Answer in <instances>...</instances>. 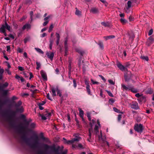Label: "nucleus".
Returning <instances> with one entry per match:
<instances>
[{
  "instance_id": "obj_56",
  "label": "nucleus",
  "mask_w": 154,
  "mask_h": 154,
  "mask_svg": "<svg viewBox=\"0 0 154 154\" xmlns=\"http://www.w3.org/2000/svg\"><path fill=\"white\" fill-rule=\"evenodd\" d=\"M47 98L51 100H52V99L50 97V95H49V93H48L47 95Z\"/></svg>"
},
{
  "instance_id": "obj_45",
  "label": "nucleus",
  "mask_w": 154,
  "mask_h": 154,
  "mask_svg": "<svg viewBox=\"0 0 154 154\" xmlns=\"http://www.w3.org/2000/svg\"><path fill=\"white\" fill-rule=\"evenodd\" d=\"M10 114L12 116H14L16 115V112L14 111H11L10 112Z\"/></svg>"
},
{
  "instance_id": "obj_34",
  "label": "nucleus",
  "mask_w": 154,
  "mask_h": 154,
  "mask_svg": "<svg viewBox=\"0 0 154 154\" xmlns=\"http://www.w3.org/2000/svg\"><path fill=\"white\" fill-rule=\"evenodd\" d=\"M36 126L35 124L34 123H31L30 125V127L31 128H34Z\"/></svg>"
},
{
  "instance_id": "obj_19",
  "label": "nucleus",
  "mask_w": 154,
  "mask_h": 154,
  "mask_svg": "<svg viewBox=\"0 0 154 154\" xmlns=\"http://www.w3.org/2000/svg\"><path fill=\"white\" fill-rule=\"evenodd\" d=\"M56 89H55L54 88H52L51 89V92L52 93V95L53 97H55L56 96Z\"/></svg>"
},
{
  "instance_id": "obj_64",
  "label": "nucleus",
  "mask_w": 154,
  "mask_h": 154,
  "mask_svg": "<svg viewBox=\"0 0 154 154\" xmlns=\"http://www.w3.org/2000/svg\"><path fill=\"white\" fill-rule=\"evenodd\" d=\"M87 90V92L88 93V94L91 95V90H90V89Z\"/></svg>"
},
{
  "instance_id": "obj_38",
  "label": "nucleus",
  "mask_w": 154,
  "mask_h": 154,
  "mask_svg": "<svg viewBox=\"0 0 154 154\" xmlns=\"http://www.w3.org/2000/svg\"><path fill=\"white\" fill-rule=\"evenodd\" d=\"M106 91L107 93L110 96L112 97H114L113 95V94H112V93L110 91H108L107 90H106Z\"/></svg>"
},
{
  "instance_id": "obj_39",
  "label": "nucleus",
  "mask_w": 154,
  "mask_h": 154,
  "mask_svg": "<svg viewBox=\"0 0 154 154\" xmlns=\"http://www.w3.org/2000/svg\"><path fill=\"white\" fill-rule=\"evenodd\" d=\"M51 115V112L47 113L45 115V116L46 117L47 119L49 118Z\"/></svg>"
},
{
  "instance_id": "obj_50",
  "label": "nucleus",
  "mask_w": 154,
  "mask_h": 154,
  "mask_svg": "<svg viewBox=\"0 0 154 154\" xmlns=\"http://www.w3.org/2000/svg\"><path fill=\"white\" fill-rule=\"evenodd\" d=\"M99 76L103 80L104 82H105L106 81V79L101 75H99Z\"/></svg>"
},
{
  "instance_id": "obj_35",
  "label": "nucleus",
  "mask_w": 154,
  "mask_h": 154,
  "mask_svg": "<svg viewBox=\"0 0 154 154\" xmlns=\"http://www.w3.org/2000/svg\"><path fill=\"white\" fill-rule=\"evenodd\" d=\"M37 67L36 68L37 69H39L41 66V64L39 62H36Z\"/></svg>"
},
{
  "instance_id": "obj_22",
  "label": "nucleus",
  "mask_w": 154,
  "mask_h": 154,
  "mask_svg": "<svg viewBox=\"0 0 154 154\" xmlns=\"http://www.w3.org/2000/svg\"><path fill=\"white\" fill-rule=\"evenodd\" d=\"M140 58L146 61H148L149 60L148 57L147 56H141L140 57Z\"/></svg>"
},
{
  "instance_id": "obj_3",
  "label": "nucleus",
  "mask_w": 154,
  "mask_h": 154,
  "mask_svg": "<svg viewBox=\"0 0 154 154\" xmlns=\"http://www.w3.org/2000/svg\"><path fill=\"white\" fill-rule=\"evenodd\" d=\"M22 138L27 144L32 148L34 147L37 144L39 143L38 141V137L37 136L35 137L34 143L33 144H32L30 143L29 139L27 138L25 136H23L22 137Z\"/></svg>"
},
{
  "instance_id": "obj_46",
  "label": "nucleus",
  "mask_w": 154,
  "mask_h": 154,
  "mask_svg": "<svg viewBox=\"0 0 154 154\" xmlns=\"http://www.w3.org/2000/svg\"><path fill=\"white\" fill-rule=\"evenodd\" d=\"M73 86L75 88L77 86L76 82V81L75 79L73 80Z\"/></svg>"
},
{
  "instance_id": "obj_62",
  "label": "nucleus",
  "mask_w": 154,
  "mask_h": 154,
  "mask_svg": "<svg viewBox=\"0 0 154 154\" xmlns=\"http://www.w3.org/2000/svg\"><path fill=\"white\" fill-rule=\"evenodd\" d=\"M50 16H48V17H45L44 19V20H45V21H47V20H48L50 18Z\"/></svg>"
},
{
  "instance_id": "obj_44",
  "label": "nucleus",
  "mask_w": 154,
  "mask_h": 154,
  "mask_svg": "<svg viewBox=\"0 0 154 154\" xmlns=\"http://www.w3.org/2000/svg\"><path fill=\"white\" fill-rule=\"evenodd\" d=\"M40 116L41 117L42 119V120H45L47 119V118L45 115H41Z\"/></svg>"
},
{
  "instance_id": "obj_6",
  "label": "nucleus",
  "mask_w": 154,
  "mask_h": 154,
  "mask_svg": "<svg viewBox=\"0 0 154 154\" xmlns=\"http://www.w3.org/2000/svg\"><path fill=\"white\" fill-rule=\"evenodd\" d=\"M135 130L138 132H141L143 130V125L141 124H136L134 126Z\"/></svg>"
},
{
  "instance_id": "obj_30",
  "label": "nucleus",
  "mask_w": 154,
  "mask_h": 154,
  "mask_svg": "<svg viewBox=\"0 0 154 154\" xmlns=\"http://www.w3.org/2000/svg\"><path fill=\"white\" fill-rule=\"evenodd\" d=\"M79 115L80 117H82L84 115V112L83 110H82L81 109H79Z\"/></svg>"
},
{
  "instance_id": "obj_57",
  "label": "nucleus",
  "mask_w": 154,
  "mask_h": 154,
  "mask_svg": "<svg viewBox=\"0 0 154 154\" xmlns=\"http://www.w3.org/2000/svg\"><path fill=\"white\" fill-rule=\"evenodd\" d=\"M32 0H27L26 3L27 4H30L32 2Z\"/></svg>"
},
{
  "instance_id": "obj_31",
  "label": "nucleus",
  "mask_w": 154,
  "mask_h": 154,
  "mask_svg": "<svg viewBox=\"0 0 154 154\" xmlns=\"http://www.w3.org/2000/svg\"><path fill=\"white\" fill-rule=\"evenodd\" d=\"M101 24L103 26H109V24L108 23H105V22H102L101 23Z\"/></svg>"
},
{
  "instance_id": "obj_36",
  "label": "nucleus",
  "mask_w": 154,
  "mask_h": 154,
  "mask_svg": "<svg viewBox=\"0 0 154 154\" xmlns=\"http://www.w3.org/2000/svg\"><path fill=\"white\" fill-rule=\"evenodd\" d=\"M8 92V90H3L2 91V94L3 95L5 96L7 95Z\"/></svg>"
},
{
  "instance_id": "obj_37",
  "label": "nucleus",
  "mask_w": 154,
  "mask_h": 154,
  "mask_svg": "<svg viewBox=\"0 0 154 154\" xmlns=\"http://www.w3.org/2000/svg\"><path fill=\"white\" fill-rule=\"evenodd\" d=\"M115 101V100L112 98H111L109 99V102L110 104H112Z\"/></svg>"
},
{
  "instance_id": "obj_11",
  "label": "nucleus",
  "mask_w": 154,
  "mask_h": 154,
  "mask_svg": "<svg viewBox=\"0 0 154 154\" xmlns=\"http://www.w3.org/2000/svg\"><path fill=\"white\" fill-rule=\"evenodd\" d=\"M40 73L42 78L45 81L47 80V76L46 72L43 70H42L40 71Z\"/></svg>"
},
{
  "instance_id": "obj_16",
  "label": "nucleus",
  "mask_w": 154,
  "mask_h": 154,
  "mask_svg": "<svg viewBox=\"0 0 154 154\" xmlns=\"http://www.w3.org/2000/svg\"><path fill=\"white\" fill-rule=\"evenodd\" d=\"M16 112H22L23 111V109L22 107H16Z\"/></svg>"
},
{
  "instance_id": "obj_15",
  "label": "nucleus",
  "mask_w": 154,
  "mask_h": 154,
  "mask_svg": "<svg viewBox=\"0 0 154 154\" xmlns=\"http://www.w3.org/2000/svg\"><path fill=\"white\" fill-rule=\"evenodd\" d=\"M89 138L87 139V140L89 142H90L91 141V132H92V130H91V129H89Z\"/></svg>"
},
{
  "instance_id": "obj_10",
  "label": "nucleus",
  "mask_w": 154,
  "mask_h": 154,
  "mask_svg": "<svg viewBox=\"0 0 154 154\" xmlns=\"http://www.w3.org/2000/svg\"><path fill=\"white\" fill-rule=\"evenodd\" d=\"M131 86L128 85L127 86H125L124 84L122 85V88L123 91H130Z\"/></svg>"
},
{
  "instance_id": "obj_24",
  "label": "nucleus",
  "mask_w": 154,
  "mask_h": 154,
  "mask_svg": "<svg viewBox=\"0 0 154 154\" xmlns=\"http://www.w3.org/2000/svg\"><path fill=\"white\" fill-rule=\"evenodd\" d=\"M75 9H76L75 12V14L78 16L81 15V12L78 10L77 8H76Z\"/></svg>"
},
{
  "instance_id": "obj_58",
  "label": "nucleus",
  "mask_w": 154,
  "mask_h": 154,
  "mask_svg": "<svg viewBox=\"0 0 154 154\" xmlns=\"http://www.w3.org/2000/svg\"><path fill=\"white\" fill-rule=\"evenodd\" d=\"M56 37L57 39H60V36L59 34L57 33H56Z\"/></svg>"
},
{
  "instance_id": "obj_2",
  "label": "nucleus",
  "mask_w": 154,
  "mask_h": 154,
  "mask_svg": "<svg viewBox=\"0 0 154 154\" xmlns=\"http://www.w3.org/2000/svg\"><path fill=\"white\" fill-rule=\"evenodd\" d=\"M99 126L96 125L94 129V134L97 136L100 140H102L103 142L105 141L106 137H102V133L101 131H100V134H99V131L98 130ZM107 146H109V144L108 142L106 141Z\"/></svg>"
},
{
  "instance_id": "obj_9",
  "label": "nucleus",
  "mask_w": 154,
  "mask_h": 154,
  "mask_svg": "<svg viewBox=\"0 0 154 154\" xmlns=\"http://www.w3.org/2000/svg\"><path fill=\"white\" fill-rule=\"evenodd\" d=\"M131 106L132 108L135 109H139L138 104L136 102H132Z\"/></svg>"
},
{
  "instance_id": "obj_60",
  "label": "nucleus",
  "mask_w": 154,
  "mask_h": 154,
  "mask_svg": "<svg viewBox=\"0 0 154 154\" xmlns=\"http://www.w3.org/2000/svg\"><path fill=\"white\" fill-rule=\"evenodd\" d=\"M38 105L39 106V109L41 110H42L43 109H44V108L42 107V106L41 105H40L39 104H38Z\"/></svg>"
},
{
  "instance_id": "obj_53",
  "label": "nucleus",
  "mask_w": 154,
  "mask_h": 154,
  "mask_svg": "<svg viewBox=\"0 0 154 154\" xmlns=\"http://www.w3.org/2000/svg\"><path fill=\"white\" fill-rule=\"evenodd\" d=\"M113 109L114 111L116 112L119 113V110L116 107H113Z\"/></svg>"
},
{
  "instance_id": "obj_51",
  "label": "nucleus",
  "mask_w": 154,
  "mask_h": 154,
  "mask_svg": "<svg viewBox=\"0 0 154 154\" xmlns=\"http://www.w3.org/2000/svg\"><path fill=\"white\" fill-rule=\"evenodd\" d=\"M15 78L19 80L21 78V77L19 76L18 75H15Z\"/></svg>"
},
{
  "instance_id": "obj_55",
  "label": "nucleus",
  "mask_w": 154,
  "mask_h": 154,
  "mask_svg": "<svg viewBox=\"0 0 154 154\" xmlns=\"http://www.w3.org/2000/svg\"><path fill=\"white\" fill-rule=\"evenodd\" d=\"M122 118V115H119L118 117V120L119 121H120Z\"/></svg>"
},
{
  "instance_id": "obj_1",
  "label": "nucleus",
  "mask_w": 154,
  "mask_h": 154,
  "mask_svg": "<svg viewBox=\"0 0 154 154\" xmlns=\"http://www.w3.org/2000/svg\"><path fill=\"white\" fill-rule=\"evenodd\" d=\"M43 147L44 149L46 150H48V149H50L51 150V151L52 152L54 153L55 154H66L67 152V151L66 150L61 153L60 152H59L60 147L58 146L56 148L54 145L50 146L46 144H44L43 145Z\"/></svg>"
},
{
  "instance_id": "obj_54",
  "label": "nucleus",
  "mask_w": 154,
  "mask_h": 154,
  "mask_svg": "<svg viewBox=\"0 0 154 154\" xmlns=\"http://www.w3.org/2000/svg\"><path fill=\"white\" fill-rule=\"evenodd\" d=\"M108 82H109V83L111 85H114V83L113 82V81L111 79L109 80H108Z\"/></svg>"
},
{
  "instance_id": "obj_49",
  "label": "nucleus",
  "mask_w": 154,
  "mask_h": 154,
  "mask_svg": "<svg viewBox=\"0 0 154 154\" xmlns=\"http://www.w3.org/2000/svg\"><path fill=\"white\" fill-rule=\"evenodd\" d=\"M153 33V29H151L149 31L148 33L149 35L150 36Z\"/></svg>"
},
{
  "instance_id": "obj_7",
  "label": "nucleus",
  "mask_w": 154,
  "mask_h": 154,
  "mask_svg": "<svg viewBox=\"0 0 154 154\" xmlns=\"http://www.w3.org/2000/svg\"><path fill=\"white\" fill-rule=\"evenodd\" d=\"M46 55L51 60H53L54 55V54L53 52L47 51L46 53Z\"/></svg>"
},
{
  "instance_id": "obj_33",
  "label": "nucleus",
  "mask_w": 154,
  "mask_h": 154,
  "mask_svg": "<svg viewBox=\"0 0 154 154\" xmlns=\"http://www.w3.org/2000/svg\"><path fill=\"white\" fill-rule=\"evenodd\" d=\"M21 101H19L18 102V103H16L15 105V106L16 107H19L20 105L21 104Z\"/></svg>"
},
{
  "instance_id": "obj_18",
  "label": "nucleus",
  "mask_w": 154,
  "mask_h": 154,
  "mask_svg": "<svg viewBox=\"0 0 154 154\" xmlns=\"http://www.w3.org/2000/svg\"><path fill=\"white\" fill-rule=\"evenodd\" d=\"M115 38V36L113 35H109L107 36H105L104 37V38L106 40H107L108 39H111V38Z\"/></svg>"
},
{
  "instance_id": "obj_28",
  "label": "nucleus",
  "mask_w": 154,
  "mask_h": 154,
  "mask_svg": "<svg viewBox=\"0 0 154 154\" xmlns=\"http://www.w3.org/2000/svg\"><path fill=\"white\" fill-rule=\"evenodd\" d=\"M129 38L130 39H131V41H132L134 37V35L133 33H131L129 35Z\"/></svg>"
},
{
  "instance_id": "obj_29",
  "label": "nucleus",
  "mask_w": 154,
  "mask_h": 154,
  "mask_svg": "<svg viewBox=\"0 0 154 154\" xmlns=\"http://www.w3.org/2000/svg\"><path fill=\"white\" fill-rule=\"evenodd\" d=\"M30 39V37L28 36L26 37L23 40L24 42L25 43H26L27 42L29 41Z\"/></svg>"
},
{
  "instance_id": "obj_26",
  "label": "nucleus",
  "mask_w": 154,
  "mask_h": 154,
  "mask_svg": "<svg viewBox=\"0 0 154 154\" xmlns=\"http://www.w3.org/2000/svg\"><path fill=\"white\" fill-rule=\"evenodd\" d=\"M121 22L123 24H124L127 22V20L124 18H122L120 19Z\"/></svg>"
},
{
  "instance_id": "obj_8",
  "label": "nucleus",
  "mask_w": 154,
  "mask_h": 154,
  "mask_svg": "<svg viewBox=\"0 0 154 154\" xmlns=\"http://www.w3.org/2000/svg\"><path fill=\"white\" fill-rule=\"evenodd\" d=\"M117 66L122 71H125L126 69V68L122 65L119 62H117Z\"/></svg>"
},
{
  "instance_id": "obj_13",
  "label": "nucleus",
  "mask_w": 154,
  "mask_h": 154,
  "mask_svg": "<svg viewBox=\"0 0 154 154\" xmlns=\"http://www.w3.org/2000/svg\"><path fill=\"white\" fill-rule=\"evenodd\" d=\"M31 26L29 23H26L22 27V29L23 30L25 29H29L31 28Z\"/></svg>"
},
{
  "instance_id": "obj_23",
  "label": "nucleus",
  "mask_w": 154,
  "mask_h": 154,
  "mask_svg": "<svg viewBox=\"0 0 154 154\" xmlns=\"http://www.w3.org/2000/svg\"><path fill=\"white\" fill-rule=\"evenodd\" d=\"M131 92L134 93H137V90L134 88V87L131 86V88L130 90Z\"/></svg>"
},
{
  "instance_id": "obj_61",
  "label": "nucleus",
  "mask_w": 154,
  "mask_h": 154,
  "mask_svg": "<svg viewBox=\"0 0 154 154\" xmlns=\"http://www.w3.org/2000/svg\"><path fill=\"white\" fill-rule=\"evenodd\" d=\"M29 74L30 75V77L29 78V79H31V78H33V76L32 75V74L31 72H29Z\"/></svg>"
},
{
  "instance_id": "obj_12",
  "label": "nucleus",
  "mask_w": 154,
  "mask_h": 154,
  "mask_svg": "<svg viewBox=\"0 0 154 154\" xmlns=\"http://www.w3.org/2000/svg\"><path fill=\"white\" fill-rule=\"evenodd\" d=\"M68 41V38L67 37H66L65 39L64 45L65 48V53L68 51V45L67 42Z\"/></svg>"
},
{
  "instance_id": "obj_47",
  "label": "nucleus",
  "mask_w": 154,
  "mask_h": 154,
  "mask_svg": "<svg viewBox=\"0 0 154 154\" xmlns=\"http://www.w3.org/2000/svg\"><path fill=\"white\" fill-rule=\"evenodd\" d=\"M17 51L19 53H22L23 52V50L20 48H18L17 49Z\"/></svg>"
},
{
  "instance_id": "obj_52",
  "label": "nucleus",
  "mask_w": 154,
  "mask_h": 154,
  "mask_svg": "<svg viewBox=\"0 0 154 154\" xmlns=\"http://www.w3.org/2000/svg\"><path fill=\"white\" fill-rule=\"evenodd\" d=\"M18 69H19V70L21 71H23L24 70V69H23V68L21 66H19L18 67Z\"/></svg>"
},
{
  "instance_id": "obj_4",
  "label": "nucleus",
  "mask_w": 154,
  "mask_h": 154,
  "mask_svg": "<svg viewBox=\"0 0 154 154\" xmlns=\"http://www.w3.org/2000/svg\"><path fill=\"white\" fill-rule=\"evenodd\" d=\"M73 136L75 137L74 138L71 140L66 141V143L68 144H73L75 141H78L80 140L81 138V137L77 134H74Z\"/></svg>"
},
{
  "instance_id": "obj_48",
  "label": "nucleus",
  "mask_w": 154,
  "mask_h": 154,
  "mask_svg": "<svg viewBox=\"0 0 154 154\" xmlns=\"http://www.w3.org/2000/svg\"><path fill=\"white\" fill-rule=\"evenodd\" d=\"M87 116L88 118V119L90 121H91V118L90 115L89 113H87Z\"/></svg>"
},
{
  "instance_id": "obj_20",
  "label": "nucleus",
  "mask_w": 154,
  "mask_h": 154,
  "mask_svg": "<svg viewBox=\"0 0 154 154\" xmlns=\"http://www.w3.org/2000/svg\"><path fill=\"white\" fill-rule=\"evenodd\" d=\"M56 90L57 92V94L60 97H61L62 96V94L60 91L57 87L56 88Z\"/></svg>"
},
{
  "instance_id": "obj_63",
  "label": "nucleus",
  "mask_w": 154,
  "mask_h": 154,
  "mask_svg": "<svg viewBox=\"0 0 154 154\" xmlns=\"http://www.w3.org/2000/svg\"><path fill=\"white\" fill-rule=\"evenodd\" d=\"M99 47L101 48V49H103V44H102V43H99Z\"/></svg>"
},
{
  "instance_id": "obj_59",
  "label": "nucleus",
  "mask_w": 154,
  "mask_h": 154,
  "mask_svg": "<svg viewBox=\"0 0 154 154\" xmlns=\"http://www.w3.org/2000/svg\"><path fill=\"white\" fill-rule=\"evenodd\" d=\"M49 21H45L43 23V26H46L48 23Z\"/></svg>"
},
{
  "instance_id": "obj_40",
  "label": "nucleus",
  "mask_w": 154,
  "mask_h": 154,
  "mask_svg": "<svg viewBox=\"0 0 154 154\" xmlns=\"http://www.w3.org/2000/svg\"><path fill=\"white\" fill-rule=\"evenodd\" d=\"M8 85V84L7 82H5L2 85V87L0 86V89H1L2 87H7Z\"/></svg>"
},
{
  "instance_id": "obj_14",
  "label": "nucleus",
  "mask_w": 154,
  "mask_h": 154,
  "mask_svg": "<svg viewBox=\"0 0 154 154\" xmlns=\"http://www.w3.org/2000/svg\"><path fill=\"white\" fill-rule=\"evenodd\" d=\"M72 147L73 148L78 147L80 149H83L84 148L82 145L81 143H79L77 145L72 144Z\"/></svg>"
},
{
  "instance_id": "obj_25",
  "label": "nucleus",
  "mask_w": 154,
  "mask_h": 154,
  "mask_svg": "<svg viewBox=\"0 0 154 154\" xmlns=\"http://www.w3.org/2000/svg\"><path fill=\"white\" fill-rule=\"evenodd\" d=\"M35 49L38 53L42 54H43L44 53V52L41 50V49L37 48H35Z\"/></svg>"
},
{
  "instance_id": "obj_27",
  "label": "nucleus",
  "mask_w": 154,
  "mask_h": 154,
  "mask_svg": "<svg viewBox=\"0 0 154 154\" xmlns=\"http://www.w3.org/2000/svg\"><path fill=\"white\" fill-rule=\"evenodd\" d=\"M95 122V121L94 119H92L91 121L90 122V125L91 126V128L90 129H91V130H92V126L93 124Z\"/></svg>"
},
{
  "instance_id": "obj_41",
  "label": "nucleus",
  "mask_w": 154,
  "mask_h": 154,
  "mask_svg": "<svg viewBox=\"0 0 154 154\" xmlns=\"http://www.w3.org/2000/svg\"><path fill=\"white\" fill-rule=\"evenodd\" d=\"M30 16L31 21H32L33 20V12L32 11H31L30 12Z\"/></svg>"
},
{
  "instance_id": "obj_43",
  "label": "nucleus",
  "mask_w": 154,
  "mask_h": 154,
  "mask_svg": "<svg viewBox=\"0 0 154 154\" xmlns=\"http://www.w3.org/2000/svg\"><path fill=\"white\" fill-rule=\"evenodd\" d=\"M13 25L14 26V28L17 29L18 28V25L17 24L15 23H13Z\"/></svg>"
},
{
  "instance_id": "obj_42",
  "label": "nucleus",
  "mask_w": 154,
  "mask_h": 154,
  "mask_svg": "<svg viewBox=\"0 0 154 154\" xmlns=\"http://www.w3.org/2000/svg\"><path fill=\"white\" fill-rule=\"evenodd\" d=\"M53 25L52 24H51L50 27H49V30H48V32H51L52 30V29L53 28Z\"/></svg>"
},
{
  "instance_id": "obj_32",
  "label": "nucleus",
  "mask_w": 154,
  "mask_h": 154,
  "mask_svg": "<svg viewBox=\"0 0 154 154\" xmlns=\"http://www.w3.org/2000/svg\"><path fill=\"white\" fill-rule=\"evenodd\" d=\"M91 81L92 82V83L93 84H96V85H99L100 84V83L98 82H95V81H94L93 79H91Z\"/></svg>"
},
{
  "instance_id": "obj_21",
  "label": "nucleus",
  "mask_w": 154,
  "mask_h": 154,
  "mask_svg": "<svg viewBox=\"0 0 154 154\" xmlns=\"http://www.w3.org/2000/svg\"><path fill=\"white\" fill-rule=\"evenodd\" d=\"M132 2L130 1H128L127 3L128 6L127 7V9L128 10V9H129L131 6Z\"/></svg>"
},
{
  "instance_id": "obj_5",
  "label": "nucleus",
  "mask_w": 154,
  "mask_h": 154,
  "mask_svg": "<svg viewBox=\"0 0 154 154\" xmlns=\"http://www.w3.org/2000/svg\"><path fill=\"white\" fill-rule=\"evenodd\" d=\"M6 29L9 31H11V27L6 22H5V24L2 25L0 28V32H5V31Z\"/></svg>"
},
{
  "instance_id": "obj_17",
  "label": "nucleus",
  "mask_w": 154,
  "mask_h": 154,
  "mask_svg": "<svg viewBox=\"0 0 154 154\" xmlns=\"http://www.w3.org/2000/svg\"><path fill=\"white\" fill-rule=\"evenodd\" d=\"M90 12L93 14H96L98 12V10L97 8H94L91 9Z\"/></svg>"
}]
</instances>
